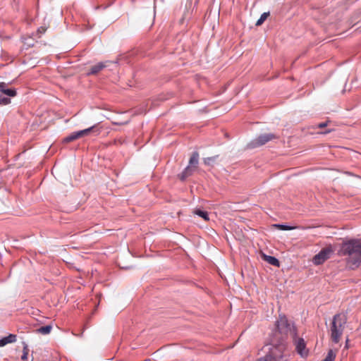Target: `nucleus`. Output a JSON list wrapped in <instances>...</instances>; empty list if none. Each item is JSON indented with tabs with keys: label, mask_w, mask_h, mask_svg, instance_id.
<instances>
[{
	"label": "nucleus",
	"mask_w": 361,
	"mask_h": 361,
	"mask_svg": "<svg viewBox=\"0 0 361 361\" xmlns=\"http://www.w3.org/2000/svg\"><path fill=\"white\" fill-rule=\"evenodd\" d=\"M295 350L302 357H305L308 355V350L306 348V343L303 338H300L295 340Z\"/></svg>",
	"instance_id": "obj_8"
},
{
	"label": "nucleus",
	"mask_w": 361,
	"mask_h": 361,
	"mask_svg": "<svg viewBox=\"0 0 361 361\" xmlns=\"http://www.w3.org/2000/svg\"><path fill=\"white\" fill-rule=\"evenodd\" d=\"M277 137L273 133L262 134L256 137L251 143L252 147H257L265 145Z\"/></svg>",
	"instance_id": "obj_7"
},
{
	"label": "nucleus",
	"mask_w": 361,
	"mask_h": 361,
	"mask_svg": "<svg viewBox=\"0 0 361 361\" xmlns=\"http://www.w3.org/2000/svg\"><path fill=\"white\" fill-rule=\"evenodd\" d=\"M41 28H42V29H41V31L45 32V30H44V29H43L42 27H41Z\"/></svg>",
	"instance_id": "obj_29"
},
{
	"label": "nucleus",
	"mask_w": 361,
	"mask_h": 361,
	"mask_svg": "<svg viewBox=\"0 0 361 361\" xmlns=\"http://www.w3.org/2000/svg\"><path fill=\"white\" fill-rule=\"evenodd\" d=\"M4 345H6L4 343V339L3 338L0 339V347L4 346Z\"/></svg>",
	"instance_id": "obj_27"
},
{
	"label": "nucleus",
	"mask_w": 361,
	"mask_h": 361,
	"mask_svg": "<svg viewBox=\"0 0 361 361\" xmlns=\"http://www.w3.org/2000/svg\"><path fill=\"white\" fill-rule=\"evenodd\" d=\"M219 156L216 155V156H214V157H207V158H204V163L206 164V165H210L212 162H214L216 158L218 157Z\"/></svg>",
	"instance_id": "obj_19"
},
{
	"label": "nucleus",
	"mask_w": 361,
	"mask_h": 361,
	"mask_svg": "<svg viewBox=\"0 0 361 361\" xmlns=\"http://www.w3.org/2000/svg\"><path fill=\"white\" fill-rule=\"evenodd\" d=\"M193 169L192 167H190V166H188L185 169H184V172L185 173H186L187 175H188V176H190L192 173H193Z\"/></svg>",
	"instance_id": "obj_22"
},
{
	"label": "nucleus",
	"mask_w": 361,
	"mask_h": 361,
	"mask_svg": "<svg viewBox=\"0 0 361 361\" xmlns=\"http://www.w3.org/2000/svg\"><path fill=\"white\" fill-rule=\"evenodd\" d=\"M326 126H327V123L323 122V123H320L318 124V128H323L326 127Z\"/></svg>",
	"instance_id": "obj_25"
},
{
	"label": "nucleus",
	"mask_w": 361,
	"mask_h": 361,
	"mask_svg": "<svg viewBox=\"0 0 361 361\" xmlns=\"http://www.w3.org/2000/svg\"><path fill=\"white\" fill-rule=\"evenodd\" d=\"M188 176V175H187L186 173H185L184 171H183L180 175H179V178L181 180H185Z\"/></svg>",
	"instance_id": "obj_24"
},
{
	"label": "nucleus",
	"mask_w": 361,
	"mask_h": 361,
	"mask_svg": "<svg viewBox=\"0 0 361 361\" xmlns=\"http://www.w3.org/2000/svg\"><path fill=\"white\" fill-rule=\"evenodd\" d=\"M106 67V62H99L92 66L87 75H96Z\"/></svg>",
	"instance_id": "obj_9"
},
{
	"label": "nucleus",
	"mask_w": 361,
	"mask_h": 361,
	"mask_svg": "<svg viewBox=\"0 0 361 361\" xmlns=\"http://www.w3.org/2000/svg\"><path fill=\"white\" fill-rule=\"evenodd\" d=\"M5 345L8 343H14L16 341V335L9 334L8 336L3 338Z\"/></svg>",
	"instance_id": "obj_14"
},
{
	"label": "nucleus",
	"mask_w": 361,
	"mask_h": 361,
	"mask_svg": "<svg viewBox=\"0 0 361 361\" xmlns=\"http://www.w3.org/2000/svg\"><path fill=\"white\" fill-rule=\"evenodd\" d=\"M28 351H29V350H28L27 345L26 344H24L23 353L21 356L22 360H25L27 359Z\"/></svg>",
	"instance_id": "obj_20"
},
{
	"label": "nucleus",
	"mask_w": 361,
	"mask_h": 361,
	"mask_svg": "<svg viewBox=\"0 0 361 361\" xmlns=\"http://www.w3.org/2000/svg\"><path fill=\"white\" fill-rule=\"evenodd\" d=\"M0 92L8 97H14L16 95V90L15 89H8L7 84L5 82H0Z\"/></svg>",
	"instance_id": "obj_10"
},
{
	"label": "nucleus",
	"mask_w": 361,
	"mask_h": 361,
	"mask_svg": "<svg viewBox=\"0 0 361 361\" xmlns=\"http://www.w3.org/2000/svg\"><path fill=\"white\" fill-rule=\"evenodd\" d=\"M330 130H328V131H325L324 133H329Z\"/></svg>",
	"instance_id": "obj_30"
},
{
	"label": "nucleus",
	"mask_w": 361,
	"mask_h": 361,
	"mask_svg": "<svg viewBox=\"0 0 361 361\" xmlns=\"http://www.w3.org/2000/svg\"><path fill=\"white\" fill-rule=\"evenodd\" d=\"M276 332L275 334H279L281 335V342H283V340L286 338L288 332L291 331L290 325L288 322V319L286 316L280 315L279 319L276 322Z\"/></svg>",
	"instance_id": "obj_5"
},
{
	"label": "nucleus",
	"mask_w": 361,
	"mask_h": 361,
	"mask_svg": "<svg viewBox=\"0 0 361 361\" xmlns=\"http://www.w3.org/2000/svg\"><path fill=\"white\" fill-rule=\"evenodd\" d=\"M51 329L52 326L51 325H47L37 329V331L39 334L46 335L49 334L51 332Z\"/></svg>",
	"instance_id": "obj_13"
},
{
	"label": "nucleus",
	"mask_w": 361,
	"mask_h": 361,
	"mask_svg": "<svg viewBox=\"0 0 361 361\" xmlns=\"http://www.w3.org/2000/svg\"><path fill=\"white\" fill-rule=\"evenodd\" d=\"M347 319L344 314H336L334 316L330 326L331 338L334 343H339L345 329Z\"/></svg>",
	"instance_id": "obj_2"
},
{
	"label": "nucleus",
	"mask_w": 361,
	"mask_h": 361,
	"mask_svg": "<svg viewBox=\"0 0 361 361\" xmlns=\"http://www.w3.org/2000/svg\"><path fill=\"white\" fill-rule=\"evenodd\" d=\"M194 213L195 214L198 215L199 216L202 217V219H204L205 221L209 220V214L205 211H202L200 209H196V210H195Z\"/></svg>",
	"instance_id": "obj_15"
},
{
	"label": "nucleus",
	"mask_w": 361,
	"mask_h": 361,
	"mask_svg": "<svg viewBox=\"0 0 361 361\" xmlns=\"http://www.w3.org/2000/svg\"><path fill=\"white\" fill-rule=\"evenodd\" d=\"M348 343H349V338L347 337L346 340H345V348H346V349H348L349 348Z\"/></svg>",
	"instance_id": "obj_26"
},
{
	"label": "nucleus",
	"mask_w": 361,
	"mask_h": 361,
	"mask_svg": "<svg viewBox=\"0 0 361 361\" xmlns=\"http://www.w3.org/2000/svg\"><path fill=\"white\" fill-rule=\"evenodd\" d=\"M101 132V128L99 127V124L94 125L88 128L73 132L68 136L66 137L63 139V142H71L72 141H74L81 137L86 136L89 135L90 133H92L95 135H99Z\"/></svg>",
	"instance_id": "obj_4"
},
{
	"label": "nucleus",
	"mask_w": 361,
	"mask_h": 361,
	"mask_svg": "<svg viewBox=\"0 0 361 361\" xmlns=\"http://www.w3.org/2000/svg\"><path fill=\"white\" fill-rule=\"evenodd\" d=\"M336 357V353L332 350H330L328 352V354L325 359L323 361H334Z\"/></svg>",
	"instance_id": "obj_17"
},
{
	"label": "nucleus",
	"mask_w": 361,
	"mask_h": 361,
	"mask_svg": "<svg viewBox=\"0 0 361 361\" xmlns=\"http://www.w3.org/2000/svg\"><path fill=\"white\" fill-rule=\"evenodd\" d=\"M41 28H42V29H41V31L45 32V30H44V29H43L42 27H41Z\"/></svg>",
	"instance_id": "obj_28"
},
{
	"label": "nucleus",
	"mask_w": 361,
	"mask_h": 361,
	"mask_svg": "<svg viewBox=\"0 0 361 361\" xmlns=\"http://www.w3.org/2000/svg\"><path fill=\"white\" fill-rule=\"evenodd\" d=\"M11 102V99L2 94H0V104L6 105Z\"/></svg>",
	"instance_id": "obj_18"
},
{
	"label": "nucleus",
	"mask_w": 361,
	"mask_h": 361,
	"mask_svg": "<svg viewBox=\"0 0 361 361\" xmlns=\"http://www.w3.org/2000/svg\"><path fill=\"white\" fill-rule=\"evenodd\" d=\"M188 176V175H187L186 173H185L184 171H183L180 175H179V178L181 180H185Z\"/></svg>",
	"instance_id": "obj_23"
},
{
	"label": "nucleus",
	"mask_w": 361,
	"mask_h": 361,
	"mask_svg": "<svg viewBox=\"0 0 361 361\" xmlns=\"http://www.w3.org/2000/svg\"><path fill=\"white\" fill-rule=\"evenodd\" d=\"M264 259L269 264L279 267L280 266V262L277 258L273 256L264 255Z\"/></svg>",
	"instance_id": "obj_11"
},
{
	"label": "nucleus",
	"mask_w": 361,
	"mask_h": 361,
	"mask_svg": "<svg viewBox=\"0 0 361 361\" xmlns=\"http://www.w3.org/2000/svg\"><path fill=\"white\" fill-rule=\"evenodd\" d=\"M275 226H276V227H278L280 229L283 230V231H288V230H291V229L293 228L291 226H287V225H283V224H276Z\"/></svg>",
	"instance_id": "obj_21"
},
{
	"label": "nucleus",
	"mask_w": 361,
	"mask_h": 361,
	"mask_svg": "<svg viewBox=\"0 0 361 361\" xmlns=\"http://www.w3.org/2000/svg\"><path fill=\"white\" fill-rule=\"evenodd\" d=\"M341 252L343 255L356 256L354 264L361 262V241L359 240H350L343 243L341 248Z\"/></svg>",
	"instance_id": "obj_3"
},
{
	"label": "nucleus",
	"mask_w": 361,
	"mask_h": 361,
	"mask_svg": "<svg viewBox=\"0 0 361 361\" xmlns=\"http://www.w3.org/2000/svg\"><path fill=\"white\" fill-rule=\"evenodd\" d=\"M333 250L331 247L323 248L318 254L313 257V263L316 265L323 264L326 259L330 257Z\"/></svg>",
	"instance_id": "obj_6"
},
{
	"label": "nucleus",
	"mask_w": 361,
	"mask_h": 361,
	"mask_svg": "<svg viewBox=\"0 0 361 361\" xmlns=\"http://www.w3.org/2000/svg\"><path fill=\"white\" fill-rule=\"evenodd\" d=\"M269 16V12L263 13L261 15L260 18L257 20V21L255 25L257 26L261 25L265 21V20L267 18V17Z\"/></svg>",
	"instance_id": "obj_16"
},
{
	"label": "nucleus",
	"mask_w": 361,
	"mask_h": 361,
	"mask_svg": "<svg viewBox=\"0 0 361 361\" xmlns=\"http://www.w3.org/2000/svg\"><path fill=\"white\" fill-rule=\"evenodd\" d=\"M199 154L197 152H194L190 158L189 165L190 167H196L198 164Z\"/></svg>",
	"instance_id": "obj_12"
},
{
	"label": "nucleus",
	"mask_w": 361,
	"mask_h": 361,
	"mask_svg": "<svg viewBox=\"0 0 361 361\" xmlns=\"http://www.w3.org/2000/svg\"><path fill=\"white\" fill-rule=\"evenodd\" d=\"M290 355L286 353V345L283 342L273 344L267 354L257 361H289Z\"/></svg>",
	"instance_id": "obj_1"
}]
</instances>
